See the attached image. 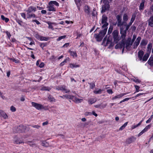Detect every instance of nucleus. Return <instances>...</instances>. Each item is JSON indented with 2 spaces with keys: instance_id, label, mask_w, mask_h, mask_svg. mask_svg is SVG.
Listing matches in <instances>:
<instances>
[{
  "instance_id": "f257e3e1",
  "label": "nucleus",
  "mask_w": 153,
  "mask_h": 153,
  "mask_svg": "<svg viewBox=\"0 0 153 153\" xmlns=\"http://www.w3.org/2000/svg\"><path fill=\"white\" fill-rule=\"evenodd\" d=\"M116 19L117 21V26L120 28V33L121 35L122 38L125 39L127 33V30H126L127 25L128 24L126 22L128 19V17L126 14H124L123 16V21H122V17L121 16L118 15L116 16Z\"/></svg>"
},
{
  "instance_id": "f03ea898",
  "label": "nucleus",
  "mask_w": 153,
  "mask_h": 153,
  "mask_svg": "<svg viewBox=\"0 0 153 153\" xmlns=\"http://www.w3.org/2000/svg\"><path fill=\"white\" fill-rule=\"evenodd\" d=\"M107 30L106 28L104 29L103 30L100 31L99 34H96L94 35V37L97 41L100 42L102 40L103 38L106 34Z\"/></svg>"
},
{
  "instance_id": "7ed1b4c3",
  "label": "nucleus",
  "mask_w": 153,
  "mask_h": 153,
  "mask_svg": "<svg viewBox=\"0 0 153 153\" xmlns=\"http://www.w3.org/2000/svg\"><path fill=\"white\" fill-rule=\"evenodd\" d=\"M108 17L105 15H103L102 16L101 19V24L102 25V28L105 29L106 28L107 30V26L108 25V23L107 22Z\"/></svg>"
},
{
  "instance_id": "20e7f679",
  "label": "nucleus",
  "mask_w": 153,
  "mask_h": 153,
  "mask_svg": "<svg viewBox=\"0 0 153 153\" xmlns=\"http://www.w3.org/2000/svg\"><path fill=\"white\" fill-rule=\"evenodd\" d=\"M132 43L131 42V38H128L125 43V48L128 50H130L131 46L132 45Z\"/></svg>"
},
{
  "instance_id": "39448f33",
  "label": "nucleus",
  "mask_w": 153,
  "mask_h": 153,
  "mask_svg": "<svg viewBox=\"0 0 153 153\" xmlns=\"http://www.w3.org/2000/svg\"><path fill=\"white\" fill-rule=\"evenodd\" d=\"M113 38L114 39V42L117 43L119 40V37L118 36V31L117 30H114L112 33Z\"/></svg>"
},
{
  "instance_id": "423d86ee",
  "label": "nucleus",
  "mask_w": 153,
  "mask_h": 153,
  "mask_svg": "<svg viewBox=\"0 0 153 153\" xmlns=\"http://www.w3.org/2000/svg\"><path fill=\"white\" fill-rule=\"evenodd\" d=\"M56 89L58 91H61L62 92L65 91V93H68L70 92L69 89H67L65 86H58L56 87Z\"/></svg>"
},
{
  "instance_id": "0eeeda50",
  "label": "nucleus",
  "mask_w": 153,
  "mask_h": 153,
  "mask_svg": "<svg viewBox=\"0 0 153 153\" xmlns=\"http://www.w3.org/2000/svg\"><path fill=\"white\" fill-rule=\"evenodd\" d=\"M26 127L23 125H20L16 128V130L15 131L16 132L21 133L25 131Z\"/></svg>"
},
{
  "instance_id": "6e6552de",
  "label": "nucleus",
  "mask_w": 153,
  "mask_h": 153,
  "mask_svg": "<svg viewBox=\"0 0 153 153\" xmlns=\"http://www.w3.org/2000/svg\"><path fill=\"white\" fill-rule=\"evenodd\" d=\"M31 104L36 109L39 110L44 108L43 105L34 102H32Z\"/></svg>"
},
{
  "instance_id": "1a4fd4ad",
  "label": "nucleus",
  "mask_w": 153,
  "mask_h": 153,
  "mask_svg": "<svg viewBox=\"0 0 153 153\" xmlns=\"http://www.w3.org/2000/svg\"><path fill=\"white\" fill-rule=\"evenodd\" d=\"M141 39V38L140 36H139L137 38L133 45V48L134 49L137 48L140 43Z\"/></svg>"
},
{
  "instance_id": "9d476101",
  "label": "nucleus",
  "mask_w": 153,
  "mask_h": 153,
  "mask_svg": "<svg viewBox=\"0 0 153 153\" xmlns=\"http://www.w3.org/2000/svg\"><path fill=\"white\" fill-rule=\"evenodd\" d=\"M109 8V5L108 3V2L105 3L104 4L102 5V10L101 12L103 13L107 10H108Z\"/></svg>"
},
{
  "instance_id": "9b49d317",
  "label": "nucleus",
  "mask_w": 153,
  "mask_h": 153,
  "mask_svg": "<svg viewBox=\"0 0 153 153\" xmlns=\"http://www.w3.org/2000/svg\"><path fill=\"white\" fill-rule=\"evenodd\" d=\"M136 140V137L132 136L126 139V143L127 144H129L135 141Z\"/></svg>"
},
{
  "instance_id": "f8f14e48",
  "label": "nucleus",
  "mask_w": 153,
  "mask_h": 153,
  "mask_svg": "<svg viewBox=\"0 0 153 153\" xmlns=\"http://www.w3.org/2000/svg\"><path fill=\"white\" fill-rule=\"evenodd\" d=\"M135 16L134 15H133L131 19V21L129 24H128V25H127L126 30H128L130 27V26L132 25V23L135 20Z\"/></svg>"
},
{
  "instance_id": "ddd939ff",
  "label": "nucleus",
  "mask_w": 153,
  "mask_h": 153,
  "mask_svg": "<svg viewBox=\"0 0 153 153\" xmlns=\"http://www.w3.org/2000/svg\"><path fill=\"white\" fill-rule=\"evenodd\" d=\"M128 93H124L120 94L115 96L114 97H112V100H114L117 99H120L122 97L127 94Z\"/></svg>"
},
{
  "instance_id": "4468645a",
  "label": "nucleus",
  "mask_w": 153,
  "mask_h": 153,
  "mask_svg": "<svg viewBox=\"0 0 153 153\" xmlns=\"http://www.w3.org/2000/svg\"><path fill=\"white\" fill-rule=\"evenodd\" d=\"M49 5L47 7L48 11H56V8L54 7L53 5L49 4Z\"/></svg>"
},
{
  "instance_id": "2eb2a0df",
  "label": "nucleus",
  "mask_w": 153,
  "mask_h": 153,
  "mask_svg": "<svg viewBox=\"0 0 153 153\" xmlns=\"http://www.w3.org/2000/svg\"><path fill=\"white\" fill-rule=\"evenodd\" d=\"M36 10V7L33 6H30L29 7L27 10V13H31V12H35Z\"/></svg>"
},
{
  "instance_id": "dca6fc26",
  "label": "nucleus",
  "mask_w": 153,
  "mask_h": 153,
  "mask_svg": "<svg viewBox=\"0 0 153 153\" xmlns=\"http://www.w3.org/2000/svg\"><path fill=\"white\" fill-rule=\"evenodd\" d=\"M0 116L3 117L4 119H7L8 117L7 114L2 110H0Z\"/></svg>"
},
{
  "instance_id": "f3484780",
  "label": "nucleus",
  "mask_w": 153,
  "mask_h": 153,
  "mask_svg": "<svg viewBox=\"0 0 153 153\" xmlns=\"http://www.w3.org/2000/svg\"><path fill=\"white\" fill-rule=\"evenodd\" d=\"M83 100V99L78 98L75 96L73 100V101L76 103H79L81 102Z\"/></svg>"
},
{
  "instance_id": "a211bd4d",
  "label": "nucleus",
  "mask_w": 153,
  "mask_h": 153,
  "mask_svg": "<svg viewBox=\"0 0 153 153\" xmlns=\"http://www.w3.org/2000/svg\"><path fill=\"white\" fill-rule=\"evenodd\" d=\"M152 45V43H149L147 45V52L149 53H150Z\"/></svg>"
},
{
  "instance_id": "6ab92c4d",
  "label": "nucleus",
  "mask_w": 153,
  "mask_h": 153,
  "mask_svg": "<svg viewBox=\"0 0 153 153\" xmlns=\"http://www.w3.org/2000/svg\"><path fill=\"white\" fill-rule=\"evenodd\" d=\"M148 43V41L145 39H142L140 43V45L142 46H145Z\"/></svg>"
},
{
  "instance_id": "aec40b11",
  "label": "nucleus",
  "mask_w": 153,
  "mask_h": 153,
  "mask_svg": "<svg viewBox=\"0 0 153 153\" xmlns=\"http://www.w3.org/2000/svg\"><path fill=\"white\" fill-rule=\"evenodd\" d=\"M144 54V52L142 51H140L138 52V57L140 60H141L142 59V57Z\"/></svg>"
},
{
  "instance_id": "412c9836",
  "label": "nucleus",
  "mask_w": 153,
  "mask_h": 153,
  "mask_svg": "<svg viewBox=\"0 0 153 153\" xmlns=\"http://www.w3.org/2000/svg\"><path fill=\"white\" fill-rule=\"evenodd\" d=\"M84 10L86 13L89 15L90 13V9L88 6L85 5V6Z\"/></svg>"
},
{
  "instance_id": "4be33fe9",
  "label": "nucleus",
  "mask_w": 153,
  "mask_h": 153,
  "mask_svg": "<svg viewBox=\"0 0 153 153\" xmlns=\"http://www.w3.org/2000/svg\"><path fill=\"white\" fill-rule=\"evenodd\" d=\"M148 25L149 26L152 27L153 25V16L150 17L148 20Z\"/></svg>"
},
{
  "instance_id": "5701e85b",
  "label": "nucleus",
  "mask_w": 153,
  "mask_h": 153,
  "mask_svg": "<svg viewBox=\"0 0 153 153\" xmlns=\"http://www.w3.org/2000/svg\"><path fill=\"white\" fill-rule=\"evenodd\" d=\"M150 53H146L143 57V58L142 59V60L143 61H146L149 56V54Z\"/></svg>"
},
{
  "instance_id": "b1692460",
  "label": "nucleus",
  "mask_w": 153,
  "mask_h": 153,
  "mask_svg": "<svg viewBox=\"0 0 153 153\" xmlns=\"http://www.w3.org/2000/svg\"><path fill=\"white\" fill-rule=\"evenodd\" d=\"M145 1L144 0H142L140 4V6L139 7V9L140 10H143V9L144 7V3Z\"/></svg>"
},
{
  "instance_id": "393cba45",
  "label": "nucleus",
  "mask_w": 153,
  "mask_h": 153,
  "mask_svg": "<svg viewBox=\"0 0 153 153\" xmlns=\"http://www.w3.org/2000/svg\"><path fill=\"white\" fill-rule=\"evenodd\" d=\"M30 13H27V18H30L31 17L36 18V16L34 13L30 14Z\"/></svg>"
},
{
  "instance_id": "a878e982",
  "label": "nucleus",
  "mask_w": 153,
  "mask_h": 153,
  "mask_svg": "<svg viewBox=\"0 0 153 153\" xmlns=\"http://www.w3.org/2000/svg\"><path fill=\"white\" fill-rule=\"evenodd\" d=\"M103 90L101 89H98V90H96L94 91V93L96 94H100L102 93V92Z\"/></svg>"
},
{
  "instance_id": "bb28decb",
  "label": "nucleus",
  "mask_w": 153,
  "mask_h": 153,
  "mask_svg": "<svg viewBox=\"0 0 153 153\" xmlns=\"http://www.w3.org/2000/svg\"><path fill=\"white\" fill-rule=\"evenodd\" d=\"M69 65L70 67L71 68H77L79 67V65L75 64H74L70 63Z\"/></svg>"
},
{
  "instance_id": "cd10ccee",
  "label": "nucleus",
  "mask_w": 153,
  "mask_h": 153,
  "mask_svg": "<svg viewBox=\"0 0 153 153\" xmlns=\"http://www.w3.org/2000/svg\"><path fill=\"white\" fill-rule=\"evenodd\" d=\"M119 44L120 45L119 46H120V48H123L122 50V53H123L124 49L125 48V43L124 42H123L121 43L120 44Z\"/></svg>"
},
{
  "instance_id": "c85d7f7f",
  "label": "nucleus",
  "mask_w": 153,
  "mask_h": 153,
  "mask_svg": "<svg viewBox=\"0 0 153 153\" xmlns=\"http://www.w3.org/2000/svg\"><path fill=\"white\" fill-rule=\"evenodd\" d=\"M70 60V59L68 57L67 58L63 61L60 64V66H62L65 63H66L67 61H69Z\"/></svg>"
},
{
  "instance_id": "c756f323",
  "label": "nucleus",
  "mask_w": 153,
  "mask_h": 153,
  "mask_svg": "<svg viewBox=\"0 0 153 153\" xmlns=\"http://www.w3.org/2000/svg\"><path fill=\"white\" fill-rule=\"evenodd\" d=\"M148 62L150 65L153 66V58L150 57L149 59Z\"/></svg>"
},
{
  "instance_id": "7c9ffc66",
  "label": "nucleus",
  "mask_w": 153,
  "mask_h": 153,
  "mask_svg": "<svg viewBox=\"0 0 153 153\" xmlns=\"http://www.w3.org/2000/svg\"><path fill=\"white\" fill-rule=\"evenodd\" d=\"M69 52L70 53V55L73 56H75V57H76L77 56V55L76 52L70 51Z\"/></svg>"
},
{
  "instance_id": "2f4dec72",
  "label": "nucleus",
  "mask_w": 153,
  "mask_h": 153,
  "mask_svg": "<svg viewBox=\"0 0 153 153\" xmlns=\"http://www.w3.org/2000/svg\"><path fill=\"white\" fill-rule=\"evenodd\" d=\"M41 145L44 147H47L49 146V144L45 141H43L41 143Z\"/></svg>"
},
{
  "instance_id": "473e14b6",
  "label": "nucleus",
  "mask_w": 153,
  "mask_h": 153,
  "mask_svg": "<svg viewBox=\"0 0 153 153\" xmlns=\"http://www.w3.org/2000/svg\"><path fill=\"white\" fill-rule=\"evenodd\" d=\"M1 18L3 20H4L6 22H7L9 21V19L5 17L4 15H1Z\"/></svg>"
},
{
  "instance_id": "72a5a7b5",
  "label": "nucleus",
  "mask_w": 153,
  "mask_h": 153,
  "mask_svg": "<svg viewBox=\"0 0 153 153\" xmlns=\"http://www.w3.org/2000/svg\"><path fill=\"white\" fill-rule=\"evenodd\" d=\"M143 120H142L137 125L132 126V127H131V129H134L135 128H136L140 126L141 125V124L142 122H143Z\"/></svg>"
},
{
  "instance_id": "f704fd0d",
  "label": "nucleus",
  "mask_w": 153,
  "mask_h": 153,
  "mask_svg": "<svg viewBox=\"0 0 153 153\" xmlns=\"http://www.w3.org/2000/svg\"><path fill=\"white\" fill-rule=\"evenodd\" d=\"M48 99L50 102H55V100L52 96L49 95L48 97Z\"/></svg>"
},
{
  "instance_id": "c9c22d12",
  "label": "nucleus",
  "mask_w": 153,
  "mask_h": 153,
  "mask_svg": "<svg viewBox=\"0 0 153 153\" xmlns=\"http://www.w3.org/2000/svg\"><path fill=\"white\" fill-rule=\"evenodd\" d=\"M128 123V122L125 123L122 126L119 128V130L120 131L122 130L126 126Z\"/></svg>"
},
{
  "instance_id": "e433bc0d",
  "label": "nucleus",
  "mask_w": 153,
  "mask_h": 153,
  "mask_svg": "<svg viewBox=\"0 0 153 153\" xmlns=\"http://www.w3.org/2000/svg\"><path fill=\"white\" fill-rule=\"evenodd\" d=\"M96 101V100L94 98H91L89 100L88 102L90 104H92Z\"/></svg>"
},
{
  "instance_id": "4c0bfd02",
  "label": "nucleus",
  "mask_w": 153,
  "mask_h": 153,
  "mask_svg": "<svg viewBox=\"0 0 153 153\" xmlns=\"http://www.w3.org/2000/svg\"><path fill=\"white\" fill-rule=\"evenodd\" d=\"M49 3V4H51L53 5L54 4L57 6H59V4L56 1H51Z\"/></svg>"
},
{
  "instance_id": "58836bf2",
  "label": "nucleus",
  "mask_w": 153,
  "mask_h": 153,
  "mask_svg": "<svg viewBox=\"0 0 153 153\" xmlns=\"http://www.w3.org/2000/svg\"><path fill=\"white\" fill-rule=\"evenodd\" d=\"M47 23L48 25V28L49 29H51L52 30H54L53 27L52 25V24H53V23H51L49 22H48Z\"/></svg>"
},
{
  "instance_id": "ea45409f",
  "label": "nucleus",
  "mask_w": 153,
  "mask_h": 153,
  "mask_svg": "<svg viewBox=\"0 0 153 153\" xmlns=\"http://www.w3.org/2000/svg\"><path fill=\"white\" fill-rule=\"evenodd\" d=\"M74 96H75L70 95H67V96H66V99H71L73 101V100Z\"/></svg>"
},
{
  "instance_id": "a19ab883",
  "label": "nucleus",
  "mask_w": 153,
  "mask_h": 153,
  "mask_svg": "<svg viewBox=\"0 0 153 153\" xmlns=\"http://www.w3.org/2000/svg\"><path fill=\"white\" fill-rule=\"evenodd\" d=\"M8 59L12 61L13 62H14L16 63H19V60L18 59H16L14 58H8Z\"/></svg>"
},
{
  "instance_id": "79ce46f5",
  "label": "nucleus",
  "mask_w": 153,
  "mask_h": 153,
  "mask_svg": "<svg viewBox=\"0 0 153 153\" xmlns=\"http://www.w3.org/2000/svg\"><path fill=\"white\" fill-rule=\"evenodd\" d=\"M51 88L48 87H42L41 90L42 91H49Z\"/></svg>"
},
{
  "instance_id": "37998d69",
  "label": "nucleus",
  "mask_w": 153,
  "mask_h": 153,
  "mask_svg": "<svg viewBox=\"0 0 153 153\" xmlns=\"http://www.w3.org/2000/svg\"><path fill=\"white\" fill-rule=\"evenodd\" d=\"M39 39L41 41H47L48 40V38L47 37L41 36Z\"/></svg>"
},
{
  "instance_id": "c03bdc74",
  "label": "nucleus",
  "mask_w": 153,
  "mask_h": 153,
  "mask_svg": "<svg viewBox=\"0 0 153 153\" xmlns=\"http://www.w3.org/2000/svg\"><path fill=\"white\" fill-rule=\"evenodd\" d=\"M113 27L112 26H110L109 27V29L108 30V34H110L112 30H113Z\"/></svg>"
},
{
  "instance_id": "a18cd8bd",
  "label": "nucleus",
  "mask_w": 153,
  "mask_h": 153,
  "mask_svg": "<svg viewBox=\"0 0 153 153\" xmlns=\"http://www.w3.org/2000/svg\"><path fill=\"white\" fill-rule=\"evenodd\" d=\"M47 45V43H40V46L43 49V48Z\"/></svg>"
},
{
  "instance_id": "49530a36",
  "label": "nucleus",
  "mask_w": 153,
  "mask_h": 153,
  "mask_svg": "<svg viewBox=\"0 0 153 153\" xmlns=\"http://www.w3.org/2000/svg\"><path fill=\"white\" fill-rule=\"evenodd\" d=\"M66 36L65 35H64V36H61L59 37L57 39V41H59L60 40H61L62 39H64L66 37Z\"/></svg>"
},
{
  "instance_id": "de8ad7c7",
  "label": "nucleus",
  "mask_w": 153,
  "mask_h": 153,
  "mask_svg": "<svg viewBox=\"0 0 153 153\" xmlns=\"http://www.w3.org/2000/svg\"><path fill=\"white\" fill-rule=\"evenodd\" d=\"M136 38V35L135 34H134L133 36V38L131 40V42L133 44L134 41H135V39Z\"/></svg>"
},
{
  "instance_id": "09e8293b",
  "label": "nucleus",
  "mask_w": 153,
  "mask_h": 153,
  "mask_svg": "<svg viewBox=\"0 0 153 153\" xmlns=\"http://www.w3.org/2000/svg\"><path fill=\"white\" fill-rule=\"evenodd\" d=\"M111 40L110 39H109V38H108L107 41H106V45L105 46H107L109 44H111Z\"/></svg>"
},
{
  "instance_id": "8fccbe9b",
  "label": "nucleus",
  "mask_w": 153,
  "mask_h": 153,
  "mask_svg": "<svg viewBox=\"0 0 153 153\" xmlns=\"http://www.w3.org/2000/svg\"><path fill=\"white\" fill-rule=\"evenodd\" d=\"M151 125H149L147 126L146 127L143 129L146 131L148 130L150 128Z\"/></svg>"
},
{
  "instance_id": "3c124183",
  "label": "nucleus",
  "mask_w": 153,
  "mask_h": 153,
  "mask_svg": "<svg viewBox=\"0 0 153 153\" xmlns=\"http://www.w3.org/2000/svg\"><path fill=\"white\" fill-rule=\"evenodd\" d=\"M10 109L13 112L15 111L16 110V108L13 106H11Z\"/></svg>"
},
{
  "instance_id": "603ef678",
  "label": "nucleus",
  "mask_w": 153,
  "mask_h": 153,
  "mask_svg": "<svg viewBox=\"0 0 153 153\" xmlns=\"http://www.w3.org/2000/svg\"><path fill=\"white\" fill-rule=\"evenodd\" d=\"M132 80L133 81L136 82V83H140V80L136 78L133 79Z\"/></svg>"
},
{
  "instance_id": "864d4df0",
  "label": "nucleus",
  "mask_w": 153,
  "mask_h": 153,
  "mask_svg": "<svg viewBox=\"0 0 153 153\" xmlns=\"http://www.w3.org/2000/svg\"><path fill=\"white\" fill-rule=\"evenodd\" d=\"M90 88L91 89H93L95 87V85L94 83H90Z\"/></svg>"
},
{
  "instance_id": "5fc2aeb1",
  "label": "nucleus",
  "mask_w": 153,
  "mask_h": 153,
  "mask_svg": "<svg viewBox=\"0 0 153 153\" xmlns=\"http://www.w3.org/2000/svg\"><path fill=\"white\" fill-rule=\"evenodd\" d=\"M134 87L136 89V92H138L140 91L139 90L140 87L139 86L137 85H135Z\"/></svg>"
},
{
  "instance_id": "6e6d98bb",
  "label": "nucleus",
  "mask_w": 153,
  "mask_h": 153,
  "mask_svg": "<svg viewBox=\"0 0 153 153\" xmlns=\"http://www.w3.org/2000/svg\"><path fill=\"white\" fill-rule=\"evenodd\" d=\"M131 98H126L124 99H123V100L121 101L120 102V103H121L123 102H124L125 101H128V100L129 99H130Z\"/></svg>"
},
{
  "instance_id": "4d7b16f0",
  "label": "nucleus",
  "mask_w": 153,
  "mask_h": 153,
  "mask_svg": "<svg viewBox=\"0 0 153 153\" xmlns=\"http://www.w3.org/2000/svg\"><path fill=\"white\" fill-rule=\"evenodd\" d=\"M146 131L144 130L143 129L138 134V137H140L141 135H142L143 133Z\"/></svg>"
},
{
  "instance_id": "13d9d810",
  "label": "nucleus",
  "mask_w": 153,
  "mask_h": 153,
  "mask_svg": "<svg viewBox=\"0 0 153 153\" xmlns=\"http://www.w3.org/2000/svg\"><path fill=\"white\" fill-rule=\"evenodd\" d=\"M15 142L17 144H20L21 143H23L22 141L21 140L20 141L19 140H15Z\"/></svg>"
},
{
  "instance_id": "bf43d9fd",
  "label": "nucleus",
  "mask_w": 153,
  "mask_h": 153,
  "mask_svg": "<svg viewBox=\"0 0 153 153\" xmlns=\"http://www.w3.org/2000/svg\"><path fill=\"white\" fill-rule=\"evenodd\" d=\"M107 92L110 94H112L113 93L112 90L111 89L107 90Z\"/></svg>"
},
{
  "instance_id": "052dcab7",
  "label": "nucleus",
  "mask_w": 153,
  "mask_h": 153,
  "mask_svg": "<svg viewBox=\"0 0 153 153\" xmlns=\"http://www.w3.org/2000/svg\"><path fill=\"white\" fill-rule=\"evenodd\" d=\"M16 22L20 25L21 26L22 25V22L21 21L18 19L16 20Z\"/></svg>"
},
{
  "instance_id": "680f3d73",
  "label": "nucleus",
  "mask_w": 153,
  "mask_h": 153,
  "mask_svg": "<svg viewBox=\"0 0 153 153\" xmlns=\"http://www.w3.org/2000/svg\"><path fill=\"white\" fill-rule=\"evenodd\" d=\"M32 21L33 22H36V23L38 25H39L40 24V23L38 20L36 19L33 20Z\"/></svg>"
},
{
  "instance_id": "e2e57ef3",
  "label": "nucleus",
  "mask_w": 153,
  "mask_h": 153,
  "mask_svg": "<svg viewBox=\"0 0 153 153\" xmlns=\"http://www.w3.org/2000/svg\"><path fill=\"white\" fill-rule=\"evenodd\" d=\"M6 33L7 35L8 36V37L9 38H10L11 36V35L10 33L8 31H6Z\"/></svg>"
},
{
  "instance_id": "0e129e2a",
  "label": "nucleus",
  "mask_w": 153,
  "mask_h": 153,
  "mask_svg": "<svg viewBox=\"0 0 153 153\" xmlns=\"http://www.w3.org/2000/svg\"><path fill=\"white\" fill-rule=\"evenodd\" d=\"M75 3L76 5H77V6H78V4H79L80 1V0H74Z\"/></svg>"
},
{
  "instance_id": "69168bd1",
  "label": "nucleus",
  "mask_w": 153,
  "mask_h": 153,
  "mask_svg": "<svg viewBox=\"0 0 153 153\" xmlns=\"http://www.w3.org/2000/svg\"><path fill=\"white\" fill-rule=\"evenodd\" d=\"M32 127L35 128H36L37 129H38L40 127V126L37 125H35L33 126Z\"/></svg>"
},
{
  "instance_id": "338daca9",
  "label": "nucleus",
  "mask_w": 153,
  "mask_h": 153,
  "mask_svg": "<svg viewBox=\"0 0 153 153\" xmlns=\"http://www.w3.org/2000/svg\"><path fill=\"white\" fill-rule=\"evenodd\" d=\"M85 114L87 116L91 115L92 114V113L90 112H86L85 113Z\"/></svg>"
},
{
  "instance_id": "774afa93",
  "label": "nucleus",
  "mask_w": 153,
  "mask_h": 153,
  "mask_svg": "<svg viewBox=\"0 0 153 153\" xmlns=\"http://www.w3.org/2000/svg\"><path fill=\"white\" fill-rule=\"evenodd\" d=\"M21 16L25 19H26V14L24 13H21Z\"/></svg>"
}]
</instances>
